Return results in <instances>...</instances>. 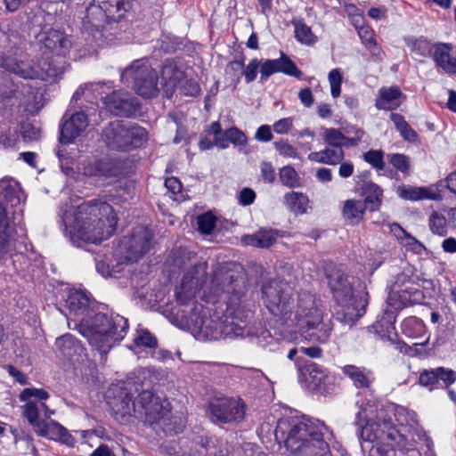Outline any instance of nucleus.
<instances>
[{"label": "nucleus", "instance_id": "obj_40", "mask_svg": "<svg viewBox=\"0 0 456 456\" xmlns=\"http://www.w3.org/2000/svg\"><path fill=\"white\" fill-rule=\"evenodd\" d=\"M183 73L175 61L167 60L162 68V77L165 80L175 86L183 78Z\"/></svg>", "mask_w": 456, "mask_h": 456}, {"label": "nucleus", "instance_id": "obj_30", "mask_svg": "<svg viewBox=\"0 0 456 456\" xmlns=\"http://www.w3.org/2000/svg\"><path fill=\"white\" fill-rule=\"evenodd\" d=\"M405 44L411 53L424 57V58H434V53L436 52V43H432L423 37H408L405 38Z\"/></svg>", "mask_w": 456, "mask_h": 456}, {"label": "nucleus", "instance_id": "obj_6", "mask_svg": "<svg viewBox=\"0 0 456 456\" xmlns=\"http://www.w3.org/2000/svg\"><path fill=\"white\" fill-rule=\"evenodd\" d=\"M329 287L339 309L336 319L349 327L354 326L362 317L369 305V294L366 286L359 285L354 289L348 276L339 269H330L326 274Z\"/></svg>", "mask_w": 456, "mask_h": 456}, {"label": "nucleus", "instance_id": "obj_23", "mask_svg": "<svg viewBox=\"0 0 456 456\" xmlns=\"http://www.w3.org/2000/svg\"><path fill=\"white\" fill-rule=\"evenodd\" d=\"M55 345L63 357L71 362L79 361L86 356V349L71 334H65L56 339Z\"/></svg>", "mask_w": 456, "mask_h": 456}, {"label": "nucleus", "instance_id": "obj_29", "mask_svg": "<svg viewBox=\"0 0 456 456\" xmlns=\"http://www.w3.org/2000/svg\"><path fill=\"white\" fill-rule=\"evenodd\" d=\"M395 313L392 309H386L382 315L372 324L375 333L380 336L382 339H387L388 334L395 333Z\"/></svg>", "mask_w": 456, "mask_h": 456}, {"label": "nucleus", "instance_id": "obj_1", "mask_svg": "<svg viewBox=\"0 0 456 456\" xmlns=\"http://www.w3.org/2000/svg\"><path fill=\"white\" fill-rule=\"evenodd\" d=\"M210 291L215 297L228 295L225 312H217L201 304H195L187 324L198 339H220L244 335L251 316L248 303L243 299L245 285L239 275L222 265L214 271Z\"/></svg>", "mask_w": 456, "mask_h": 456}, {"label": "nucleus", "instance_id": "obj_59", "mask_svg": "<svg viewBox=\"0 0 456 456\" xmlns=\"http://www.w3.org/2000/svg\"><path fill=\"white\" fill-rule=\"evenodd\" d=\"M255 139L258 142H267L272 141L273 134L271 126L268 125L260 126L255 134Z\"/></svg>", "mask_w": 456, "mask_h": 456}, {"label": "nucleus", "instance_id": "obj_63", "mask_svg": "<svg viewBox=\"0 0 456 456\" xmlns=\"http://www.w3.org/2000/svg\"><path fill=\"white\" fill-rule=\"evenodd\" d=\"M167 190L173 195H177L182 192V183L176 177H168L165 181Z\"/></svg>", "mask_w": 456, "mask_h": 456}, {"label": "nucleus", "instance_id": "obj_50", "mask_svg": "<svg viewBox=\"0 0 456 456\" xmlns=\"http://www.w3.org/2000/svg\"><path fill=\"white\" fill-rule=\"evenodd\" d=\"M328 80L330 86V94L333 98H338L341 93L342 74L339 69H333L329 72Z\"/></svg>", "mask_w": 456, "mask_h": 456}, {"label": "nucleus", "instance_id": "obj_22", "mask_svg": "<svg viewBox=\"0 0 456 456\" xmlns=\"http://www.w3.org/2000/svg\"><path fill=\"white\" fill-rule=\"evenodd\" d=\"M88 126L87 117L84 112H77L65 121L61 128L60 141L68 144L81 135Z\"/></svg>", "mask_w": 456, "mask_h": 456}, {"label": "nucleus", "instance_id": "obj_36", "mask_svg": "<svg viewBox=\"0 0 456 456\" xmlns=\"http://www.w3.org/2000/svg\"><path fill=\"white\" fill-rule=\"evenodd\" d=\"M390 119L403 140L409 142H416L418 141L417 132L411 127L403 116L398 113H391Z\"/></svg>", "mask_w": 456, "mask_h": 456}, {"label": "nucleus", "instance_id": "obj_43", "mask_svg": "<svg viewBox=\"0 0 456 456\" xmlns=\"http://www.w3.org/2000/svg\"><path fill=\"white\" fill-rule=\"evenodd\" d=\"M322 138L330 146L342 149V142L345 140V134L337 128H324Z\"/></svg>", "mask_w": 456, "mask_h": 456}, {"label": "nucleus", "instance_id": "obj_19", "mask_svg": "<svg viewBox=\"0 0 456 456\" xmlns=\"http://www.w3.org/2000/svg\"><path fill=\"white\" fill-rule=\"evenodd\" d=\"M277 72H282L296 77H299L302 74L295 63L283 54L279 59L265 60L261 64L260 78L262 81L266 80L270 76Z\"/></svg>", "mask_w": 456, "mask_h": 456}, {"label": "nucleus", "instance_id": "obj_26", "mask_svg": "<svg viewBox=\"0 0 456 456\" xmlns=\"http://www.w3.org/2000/svg\"><path fill=\"white\" fill-rule=\"evenodd\" d=\"M325 377L323 370L316 363L311 362L299 368L298 379L300 382L305 383L308 388L321 389Z\"/></svg>", "mask_w": 456, "mask_h": 456}, {"label": "nucleus", "instance_id": "obj_41", "mask_svg": "<svg viewBox=\"0 0 456 456\" xmlns=\"http://www.w3.org/2000/svg\"><path fill=\"white\" fill-rule=\"evenodd\" d=\"M430 230L434 234L444 236L447 232V222L443 214L433 212L428 219Z\"/></svg>", "mask_w": 456, "mask_h": 456}, {"label": "nucleus", "instance_id": "obj_21", "mask_svg": "<svg viewBox=\"0 0 456 456\" xmlns=\"http://www.w3.org/2000/svg\"><path fill=\"white\" fill-rule=\"evenodd\" d=\"M22 412L35 432L54 414V411L50 410L45 402L37 401L26 403L22 406Z\"/></svg>", "mask_w": 456, "mask_h": 456}, {"label": "nucleus", "instance_id": "obj_57", "mask_svg": "<svg viewBox=\"0 0 456 456\" xmlns=\"http://www.w3.org/2000/svg\"><path fill=\"white\" fill-rule=\"evenodd\" d=\"M293 118H285L273 124V131L278 134H287L293 126Z\"/></svg>", "mask_w": 456, "mask_h": 456}, {"label": "nucleus", "instance_id": "obj_61", "mask_svg": "<svg viewBox=\"0 0 456 456\" xmlns=\"http://www.w3.org/2000/svg\"><path fill=\"white\" fill-rule=\"evenodd\" d=\"M256 199V193L252 189L244 188L240 191L239 195V202L242 206L251 205Z\"/></svg>", "mask_w": 456, "mask_h": 456}, {"label": "nucleus", "instance_id": "obj_11", "mask_svg": "<svg viewBox=\"0 0 456 456\" xmlns=\"http://www.w3.org/2000/svg\"><path fill=\"white\" fill-rule=\"evenodd\" d=\"M148 133L145 128L128 121L116 120L108 124L102 131L106 145L116 151H129L140 147L146 142Z\"/></svg>", "mask_w": 456, "mask_h": 456}, {"label": "nucleus", "instance_id": "obj_45", "mask_svg": "<svg viewBox=\"0 0 456 456\" xmlns=\"http://www.w3.org/2000/svg\"><path fill=\"white\" fill-rule=\"evenodd\" d=\"M134 347L153 348L157 346V339L147 330H138L134 338Z\"/></svg>", "mask_w": 456, "mask_h": 456}, {"label": "nucleus", "instance_id": "obj_10", "mask_svg": "<svg viewBox=\"0 0 456 456\" xmlns=\"http://www.w3.org/2000/svg\"><path fill=\"white\" fill-rule=\"evenodd\" d=\"M132 8V0H94L86 8L83 28L99 31L105 23L117 22Z\"/></svg>", "mask_w": 456, "mask_h": 456}, {"label": "nucleus", "instance_id": "obj_18", "mask_svg": "<svg viewBox=\"0 0 456 456\" xmlns=\"http://www.w3.org/2000/svg\"><path fill=\"white\" fill-rule=\"evenodd\" d=\"M72 46L69 36L56 29H50L41 38V50L49 52L58 56H65Z\"/></svg>", "mask_w": 456, "mask_h": 456}, {"label": "nucleus", "instance_id": "obj_56", "mask_svg": "<svg viewBox=\"0 0 456 456\" xmlns=\"http://www.w3.org/2000/svg\"><path fill=\"white\" fill-rule=\"evenodd\" d=\"M324 151H325V155L327 158V165H332V166L338 165L345 158V153L342 149L326 148V149H324Z\"/></svg>", "mask_w": 456, "mask_h": 456}, {"label": "nucleus", "instance_id": "obj_44", "mask_svg": "<svg viewBox=\"0 0 456 456\" xmlns=\"http://www.w3.org/2000/svg\"><path fill=\"white\" fill-rule=\"evenodd\" d=\"M389 163L398 171L408 175L410 172V159L408 156L401 153H393L387 155Z\"/></svg>", "mask_w": 456, "mask_h": 456}, {"label": "nucleus", "instance_id": "obj_64", "mask_svg": "<svg viewBox=\"0 0 456 456\" xmlns=\"http://www.w3.org/2000/svg\"><path fill=\"white\" fill-rule=\"evenodd\" d=\"M338 168V175L342 178H348L350 177L354 171V166L352 161H341Z\"/></svg>", "mask_w": 456, "mask_h": 456}, {"label": "nucleus", "instance_id": "obj_35", "mask_svg": "<svg viewBox=\"0 0 456 456\" xmlns=\"http://www.w3.org/2000/svg\"><path fill=\"white\" fill-rule=\"evenodd\" d=\"M284 203L294 214L302 215L306 212L308 198L301 192L290 191L285 194Z\"/></svg>", "mask_w": 456, "mask_h": 456}, {"label": "nucleus", "instance_id": "obj_12", "mask_svg": "<svg viewBox=\"0 0 456 456\" xmlns=\"http://www.w3.org/2000/svg\"><path fill=\"white\" fill-rule=\"evenodd\" d=\"M121 81L132 84L134 91L142 97L151 98L158 94V74L147 59H139L121 73Z\"/></svg>", "mask_w": 456, "mask_h": 456}, {"label": "nucleus", "instance_id": "obj_33", "mask_svg": "<svg viewBox=\"0 0 456 456\" xmlns=\"http://www.w3.org/2000/svg\"><path fill=\"white\" fill-rule=\"evenodd\" d=\"M357 33L362 43L370 53V54L378 57L379 59H381L383 52L377 44V41L374 37V31L369 26L362 25L357 27Z\"/></svg>", "mask_w": 456, "mask_h": 456}, {"label": "nucleus", "instance_id": "obj_16", "mask_svg": "<svg viewBox=\"0 0 456 456\" xmlns=\"http://www.w3.org/2000/svg\"><path fill=\"white\" fill-rule=\"evenodd\" d=\"M152 234L143 226L136 227L130 237H125L119 245L120 251L125 254L127 262H136L146 254L151 245Z\"/></svg>", "mask_w": 456, "mask_h": 456}, {"label": "nucleus", "instance_id": "obj_62", "mask_svg": "<svg viewBox=\"0 0 456 456\" xmlns=\"http://www.w3.org/2000/svg\"><path fill=\"white\" fill-rule=\"evenodd\" d=\"M387 340L400 353L407 354L410 349L406 343L398 338L396 332L393 333L392 335L388 334Z\"/></svg>", "mask_w": 456, "mask_h": 456}, {"label": "nucleus", "instance_id": "obj_24", "mask_svg": "<svg viewBox=\"0 0 456 456\" xmlns=\"http://www.w3.org/2000/svg\"><path fill=\"white\" fill-rule=\"evenodd\" d=\"M342 372L350 379L356 388L368 389L374 381L372 371L364 367L346 365L342 368Z\"/></svg>", "mask_w": 456, "mask_h": 456}, {"label": "nucleus", "instance_id": "obj_5", "mask_svg": "<svg viewBox=\"0 0 456 456\" xmlns=\"http://www.w3.org/2000/svg\"><path fill=\"white\" fill-rule=\"evenodd\" d=\"M63 222L73 238L96 244L113 234L118 218L110 204L94 200L80 204L72 216L65 214Z\"/></svg>", "mask_w": 456, "mask_h": 456}, {"label": "nucleus", "instance_id": "obj_48", "mask_svg": "<svg viewBox=\"0 0 456 456\" xmlns=\"http://www.w3.org/2000/svg\"><path fill=\"white\" fill-rule=\"evenodd\" d=\"M438 367L430 370H424L420 372L419 382L423 387H428L432 390L439 382Z\"/></svg>", "mask_w": 456, "mask_h": 456}, {"label": "nucleus", "instance_id": "obj_54", "mask_svg": "<svg viewBox=\"0 0 456 456\" xmlns=\"http://www.w3.org/2000/svg\"><path fill=\"white\" fill-rule=\"evenodd\" d=\"M224 136L229 139V142L235 145H245L247 137L243 132L236 127H232L224 131Z\"/></svg>", "mask_w": 456, "mask_h": 456}, {"label": "nucleus", "instance_id": "obj_17", "mask_svg": "<svg viewBox=\"0 0 456 456\" xmlns=\"http://www.w3.org/2000/svg\"><path fill=\"white\" fill-rule=\"evenodd\" d=\"M333 436L332 431L324 424V428H318L301 446L297 449L292 456H332L329 440Z\"/></svg>", "mask_w": 456, "mask_h": 456}, {"label": "nucleus", "instance_id": "obj_15", "mask_svg": "<svg viewBox=\"0 0 456 456\" xmlns=\"http://www.w3.org/2000/svg\"><path fill=\"white\" fill-rule=\"evenodd\" d=\"M208 411L215 423L237 422L244 418L245 404L240 399L216 398L209 403Z\"/></svg>", "mask_w": 456, "mask_h": 456}, {"label": "nucleus", "instance_id": "obj_27", "mask_svg": "<svg viewBox=\"0 0 456 456\" xmlns=\"http://www.w3.org/2000/svg\"><path fill=\"white\" fill-rule=\"evenodd\" d=\"M278 238V231L273 229H260L253 234L241 237V242L246 246L265 248L273 246Z\"/></svg>", "mask_w": 456, "mask_h": 456}, {"label": "nucleus", "instance_id": "obj_20", "mask_svg": "<svg viewBox=\"0 0 456 456\" xmlns=\"http://www.w3.org/2000/svg\"><path fill=\"white\" fill-rule=\"evenodd\" d=\"M433 61L438 69L456 77V51L452 44L436 43Z\"/></svg>", "mask_w": 456, "mask_h": 456}, {"label": "nucleus", "instance_id": "obj_7", "mask_svg": "<svg viewBox=\"0 0 456 456\" xmlns=\"http://www.w3.org/2000/svg\"><path fill=\"white\" fill-rule=\"evenodd\" d=\"M0 66L7 72L24 79H55L63 73V67L53 60L32 58L19 48H11L1 56Z\"/></svg>", "mask_w": 456, "mask_h": 456}, {"label": "nucleus", "instance_id": "obj_37", "mask_svg": "<svg viewBox=\"0 0 456 456\" xmlns=\"http://www.w3.org/2000/svg\"><path fill=\"white\" fill-rule=\"evenodd\" d=\"M402 332L408 338H418L426 333V325L422 320L411 316L406 318L401 325Z\"/></svg>", "mask_w": 456, "mask_h": 456}, {"label": "nucleus", "instance_id": "obj_28", "mask_svg": "<svg viewBox=\"0 0 456 456\" xmlns=\"http://www.w3.org/2000/svg\"><path fill=\"white\" fill-rule=\"evenodd\" d=\"M365 211V202L361 200L349 199L344 201L342 216L347 224L357 225L362 221Z\"/></svg>", "mask_w": 456, "mask_h": 456}, {"label": "nucleus", "instance_id": "obj_13", "mask_svg": "<svg viewBox=\"0 0 456 456\" xmlns=\"http://www.w3.org/2000/svg\"><path fill=\"white\" fill-rule=\"evenodd\" d=\"M91 90L98 92L102 96L101 100L103 105L114 115L123 117H132L139 110V102L136 98L124 90H116L107 93L104 89L110 90L112 84L98 83L92 84Z\"/></svg>", "mask_w": 456, "mask_h": 456}, {"label": "nucleus", "instance_id": "obj_34", "mask_svg": "<svg viewBox=\"0 0 456 456\" xmlns=\"http://www.w3.org/2000/svg\"><path fill=\"white\" fill-rule=\"evenodd\" d=\"M396 193L401 199L406 200L416 201L423 199H435V196L429 193L428 189L424 187L400 185L396 189Z\"/></svg>", "mask_w": 456, "mask_h": 456}, {"label": "nucleus", "instance_id": "obj_39", "mask_svg": "<svg viewBox=\"0 0 456 456\" xmlns=\"http://www.w3.org/2000/svg\"><path fill=\"white\" fill-rule=\"evenodd\" d=\"M61 432H64V427L56 421L52 420L50 422L45 421L43 424V427L38 428L35 433L39 436L58 441Z\"/></svg>", "mask_w": 456, "mask_h": 456}, {"label": "nucleus", "instance_id": "obj_2", "mask_svg": "<svg viewBox=\"0 0 456 456\" xmlns=\"http://www.w3.org/2000/svg\"><path fill=\"white\" fill-rule=\"evenodd\" d=\"M292 289L281 280H272L262 287V299L269 312L289 328L310 332L309 339L320 343L328 341L332 328L322 322L319 301L309 292H300L297 304L291 299Z\"/></svg>", "mask_w": 456, "mask_h": 456}, {"label": "nucleus", "instance_id": "obj_32", "mask_svg": "<svg viewBox=\"0 0 456 456\" xmlns=\"http://www.w3.org/2000/svg\"><path fill=\"white\" fill-rule=\"evenodd\" d=\"M391 231L395 233L400 243L408 250L415 254L421 255L426 251L425 246L416 238L403 230L398 224H394Z\"/></svg>", "mask_w": 456, "mask_h": 456}, {"label": "nucleus", "instance_id": "obj_47", "mask_svg": "<svg viewBox=\"0 0 456 456\" xmlns=\"http://www.w3.org/2000/svg\"><path fill=\"white\" fill-rule=\"evenodd\" d=\"M280 179L283 185L293 188L298 186V175L296 170L289 166H286L280 170Z\"/></svg>", "mask_w": 456, "mask_h": 456}, {"label": "nucleus", "instance_id": "obj_42", "mask_svg": "<svg viewBox=\"0 0 456 456\" xmlns=\"http://www.w3.org/2000/svg\"><path fill=\"white\" fill-rule=\"evenodd\" d=\"M49 393L43 388L28 387L22 390L20 395L21 402L28 401L44 402L49 398Z\"/></svg>", "mask_w": 456, "mask_h": 456}, {"label": "nucleus", "instance_id": "obj_9", "mask_svg": "<svg viewBox=\"0 0 456 456\" xmlns=\"http://www.w3.org/2000/svg\"><path fill=\"white\" fill-rule=\"evenodd\" d=\"M324 422L304 415L292 414L281 418L275 428V439L283 443L291 454L317 432Z\"/></svg>", "mask_w": 456, "mask_h": 456}, {"label": "nucleus", "instance_id": "obj_31", "mask_svg": "<svg viewBox=\"0 0 456 456\" xmlns=\"http://www.w3.org/2000/svg\"><path fill=\"white\" fill-rule=\"evenodd\" d=\"M365 206L370 205V211H378L382 204L383 191L372 182H365L362 187Z\"/></svg>", "mask_w": 456, "mask_h": 456}, {"label": "nucleus", "instance_id": "obj_4", "mask_svg": "<svg viewBox=\"0 0 456 456\" xmlns=\"http://www.w3.org/2000/svg\"><path fill=\"white\" fill-rule=\"evenodd\" d=\"M108 403L120 423H127L134 417L151 426L158 425L167 435L177 434L183 428L182 418L171 415L169 402L161 400L149 390L142 391L132 400L126 389H119L118 395Z\"/></svg>", "mask_w": 456, "mask_h": 456}, {"label": "nucleus", "instance_id": "obj_38", "mask_svg": "<svg viewBox=\"0 0 456 456\" xmlns=\"http://www.w3.org/2000/svg\"><path fill=\"white\" fill-rule=\"evenodd\" d=\"M295 28V37L301 44L311 45L317 41V37L314 35L311 28L308 27L302 20L292 21Z\"/></svg>", "mask_w": 456, "mask_h": 456}, {"label": "nucleus", "instance_id": "obj_49", "mask_svg": "<svg viewBox=\"0 0 456 456\" xmlns=\"http://www.w3.org/2000/svg\"><path fill=\"white\" fill-rule=\"evenodd\" d=\"M216 218L211 213H205L197 219L199 231L204 234H210L216 227Z\"/></svg>", "mask_w": 456, "mask_h": 456}, {"label": "nucleus", "instance_id": "obj_53", "mask_svg": "<svg viewBox=\"0 0 456 456\" xmlns=\"http://www.w3.org/2000/svg\"><path fill=\"white\" fill-rule=\"evenodd\" d=\"M259 66L260 61L256 58L252 59L246 67L244 66L242 75L245 77L247 84L253 82L256 78Z\"/></svg>", "mask_w": 456, "mask_h": 456}, {"label": "nucleus", "instance_id": "obj_58", "mask_svg": "<svg viewBox=\"0 0 456 456\" xmlns=\"http://www.w3.org/2000/svg\"><path fill=\"white\" fill-rule=\"evenodd\" d=\"M438 373L439 381H443L446 387L451 386L456 381V371L451 369L438 367Z\"/></svg>", "mask_w": 456, "mask_h": 456}, {"label": "nucleus", "instance_id": "obj_3", "mask_svg": "<svg viewBox=\"0 0 456 456\" xmlns=\"http://www.w3.org/2000/svg\"><path fill=\"white\" fill-rule=\"evenodd\" d=\"M65 306L69 311L65 313L69 326L73 322V329L87 338L92 347L101 354V361L105 362L106 354L113 345L126 336L127 320L118 314L108 316L94 313L90 308L88 296L81 290L69 291Z\"/></svg>", "mask_w": 456, "mask_h": 456}, {"label": "nucleus", "instance_id": "obj_60", "mask_svg": "<svg viewBox=\"0 0 456 456\" xmlns=\"http://www.w3.org/2000/svg\"><path fill=\"white\" fill-rule=\"evenodd\" d=\"M261 175L265 182L273 183L275 179V172L272 164L269 162H263L261 164Z\"/></svg>", "mask_w": 456, "mask_h": 456}, {"label": "nucleus", "instance_id": "obj_55", "mask_svg": "<svg viewBox=\"0 0 456 456\" xmlns=\"http://www.w3.org/2000/svg\"><path fill=\"white\" fill-rule=\"evenodd\" d=\"M354 130V135L348 136L345 134V140L342 142V149L345 148H351L357 146L362 141V137L364 136L365 133L361 128H353Z\"/></svg>", "mask_w": 456, "mask_h": 456}, {"label": "nucleus", "instance_id": "obj_25", "mask_svg": "<svg viewBox=\"0 0 456 456\" xmlns=\"http://www.w3.org/2000/svg\"><path fill=\"white\" fill-rule=\"evenodd\" d=\"M402 92L396 86L389 87H381L379 90V96L375 102V107L378 110H396L400 104V98Z\"/></svg>", "mask_w": 456, "mask_h": 456}, {"label": "nucleus", "instance_id": "obj_46", "mask_svg": "<svg viewBox=\"0 0 456 456\" xmlns=\"http://www.w3.org/2000/svg\"><path fill=\"white\" fill-rule=\"evenodd\" d=\"M383 157L384 152L380 150H370L362 155V159L365 162L369 163L379 171L385 168Z\"/></svg>", "mask_w": 456, "mask_h": 456}, {"label": "nucleus", "instance_id": "obj_14", "mask_svg": "<svg viewBox=\"0 0 456 456\" xmlns=\"http://www.w3.org/2000/svg\"><path fill=\"white\" fill-rule=\"evenodd\" d=\"M207 268V264L201 262L184 273L181 284L175 289L176 299L180 304L186 305L193 300L196 293L206 282Z\"/></svg>", "mask_w": 456, "mask_h": 456}, {"label": "nucleus", "instance_id": "obj_8", "mask_svg": "<svg viewBox=\"0 0 456 456\" xmlns=\"http://www.w3.org/2000/svg\"><path fill=\"white\" fill-rule=\"evenodd\" d=\"M20 188L12 178L0 180V260L12 256L17 240L16 225L9 215L5 204L20 202Z\"/></svg>", "mask_w": 456, "mask_h": 456}, {"label": "nucleus", "instance_id": "obj_52", "mask_svg": "<svg viewBox=\"0 0 456 456\" xmlns=\"http://www.w3.org/2000/svg\"><path fill=\"white\" fill-rule=\"evenodd\" d=\"M15 92V86L8 76H0V99L11 98Z\"/></svg>", "mask_w": 456, "mask_h": 456}, {"label": "nucleus", "instance_id": "obj_51", "mask_svg": "<svg viewBox=\"0 0 456 456\" xmlns=\"http://www.w3.org/2000/svg\"><path fill=\"white\" fill-rule=\"evenodd\" d=\"M274 148L278 153L284 158L297 159L298 157L297 149L287 141H278L274 142Z\"/></svg>", "mask_w": 456, "mask_h": 456}]
</instances>
